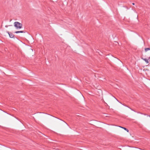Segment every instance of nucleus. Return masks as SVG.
Segmentation results:
<instances>
[{
	"label": "nucleus",
	"mask_w": 150,
	"mask_h": 150,
	"mask_svg": "<svg viewBox=\"0 0 150 150\" xmlns=\"http://www.w3.org/2000/svg\"><path fill=\"white\" fill-rule=\"evenodd\" d=\"M14 25L17 29H21L22 28V24L18 22H15Z\"/></svg>",
	"instance_id": "obj_1"
},
{
	"label": "nucleus",
	"mask_w": 150,
	"mask_h": 150,
	"mask_svg": "<svg viewBox=\"0 0 150 150\" xmlns=\"http://www.w3.org/2000/svg\"><path fill=\"white\" fill-rule=\"evenodd\" d=\"M6 32L8 34L10 38H15L14 35L11 32H9L8 31H7Z\"/></svg>",
	"instance_id": "obj_2"
},
{
	"label": "nucleus",
	"mask_w": 150,
	"mask_h": 150,
	"mask_svg": "<svg viewBox=\"0 0 150 150\" xmlns=\"http://www.w3.org/2000/svg\"><path fill=\"white\" fill-rule=\"evenodd\" d=\"M25 32L23 31H16L15 32V33H25Z\"/></svg>",
	"instance_id": "obj_3"
},
{
	"label": "nucleus",
	"mask_w": 150,
	"mask_h": 150,
	"mask_svg": "<svg viewBox=\"0 0 150 150\" xmlns=\"http://www.w3.org/2000/svg\"><path fill=\"white\" fill-rule=\"evenodd\" d=\"M142 59L144 60L147 63H149V61H148V59L146 58H142Z\"/></svg>",
	"instance_id": "obj_4"
},
{
	"label": "nucleus",
	"mask_w": 150,
	"mask_h": 150,
	"mask_svg": "<svg viewBox=\"0 0 150 150\" xmlns=\"http://www.w3.org/2000/svg\"><path fill=\"white\" fill-rule=\"evenodd\" d=\"M144 50L145 52H146L148 50H150V47L145 48Z\"/></svg>",
	"instance_id": "obj_5"
},
{
	"label": "nucleus",
	"mask_w": 150,
	"mask_h": 150,
	"mask_svg": "<svg viewBox=\"0 0 150 150\" xmlns=\"http://www.w3.org/2000/svg\"><path fill=\"white\" fill-rule=\"evenodd\" d=\"M120 127L124 129L125 130H126L127 132H129V130L127 129L125 127Z\"/></svg>",
	"instance_id": "obj_6"
},
{
	"label": "nucleus",
	"mask_w": 150,
	"mask_h": 150,
	"mask_svg": "<svg viewBox=\"0 0 150 150\" xmlns=\"http://www.w3.org/2000/svg\"><path fill=\"white\" fill-rule=\"evenodd\" d=\"M124 105L126 107H128L129 108H130L131 110H132V111H133L134 112H135V111L133 109L131 108H130L129 107V106L126 105Z\"/></svg>",
	"instance_id": "obj_7"
},
{
	"label": "nucleus",
	"mask_w": 150,
	"mask_h": 150,
	"mask_svg": "<svg viewBox=\"0 0 150 150\" xmlns=\"http://www.w3.org/2000/svg\"><path fill=\"white\" fill-rule=\"evenodd\" d=\"M8 26V25H6L5 26V27L6 28H7Z\"/></svg>",
	"instance_id": "obj_8"
},
{
	"label": "nucleus",
	"mask_w": 150,
	"mask_h": 150,
	"mask_svg": "<svg viewBox=\"0 0 150 150\" xmlns=\"http://www.w3.org/2000/svg\"><path fill=\"white\" fill-rule=\"evenodd\" d=\"M132 4L133 5H135V4L134 3H132Z\"/></svg>",
	"instance_id": "obj_9"
},
{
	"label": "nucleus",
	"mask_w": 150,
	"mask_h": 150,
	"mask_svg": "<svg viewBox=\"0 0 150 150\" xmlns=\"http://www.w3.org/2000/svg\"><path fill=\"white\" fill-rule=\"evenodd\" d=\"M149 59H150V57H149V58H148V60H149Z\"/></svg>",
	"instance_id": "obj_10"
},
{
	"label": "nucleus",
	"mask_w": 150,
	"mask_h": 150,
	"mask_svg": "<svg viewBox=\"0 0 150 150\" xmlns=\"http://www.w3.org/2000/svg\"><path fill=\"white\" fill-rule=\"evenodd\" d=\"M9 26H12V25H9Z\"/></svg>",
	"instance_id": "obj_11"
},
{
	"label": "nucleus",
	"mask_w": 150,
	"mask_h": 150,
	"mask_svg": "<svg viewBox=\"0 0 150 150\" xmlns=\"http://www.w3.org/2000/svg\"><path fill=\"white\" fill-rule=\"evenodd\" d=\"M122 104L123 105V104H122ZM124 105H125V104H124Z\"/></svg>",
	"instance_id": "obj_12"
},
{
	"label": "nucleus",
	"mask_w": 150,
	"mask_h": 150,
	"mask_svg": "<svg viewBox=\"0 0 150 150\" xmlns=\"http://www.w3.org/2000/svg\"><path fill=\"white\" fill-rule=\"evenodd\" d=\"M149 117H150V115L149 116Z\"/></svg>",
	"instance_id": "obj_13"
}]
</instances>
